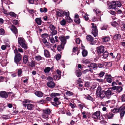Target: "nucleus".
<instances>
[{
  "instance_id": "f257e3e1",
  "label": "nucleus",
  "mask_w": 125,
  "mask_h": 125,
  "mask_svg": "<svg viewBox=\"0 0 125 125\" xmlns=\"http://www.w3.org/2000/svg\"><path fill=\"white\" fill-rule=\"evenodd\" d=\"M31 101L28 99H25L22 101L23 106L25 107H27V109L28 110H33L34 107V104H26L28 103L31 102Z\"/></svg>"
},
{
  "instance_id": "f03ea898",
  "label": "nucleus",
  "mask_w": 125,
  "mask_h": 125,
  "mask_svg": "<svg viewBox=\"0 0 125 125\" xmlns=\"http://www.w3.org/2000/svg\"><path fill=\"white\" fill-rule=\"evenodd\" d=\"M96 95L98 97H100L103 99L106 95L105 91H102V88L100 86H99L97 88L96 91Z\"/></svg>"
},
{
  "instance_id": "7ed1b4c3",
  "label": "nucleus",
  "mask_w": 125,
  "mask_h": 125,
  "mask_svg": "<svg viewBox=\"0 0 125 125\" xmlns=\"http://www.w3.org/2000/svg\"><path fill=\"white\" fill-rule=\"evenodd\" d=\"M18 42L19 43L22 48L25 50L27 49V45L23 38H18Z\"/></svg>"
},
{
  "instance_id": "20e7f679",
  "label": "nucleus",
  "mask_w": 125,
  "mask_h": 125,
  "mask_svg": "<svg viewBox=\"0 0 125 125\" xmlns=\"http://www.w3.org/2000/svg\"><path fill=\"white\" fill-rule=\"evenodd\" d=\"M121 5H122L121 3L119 1H117L116 2L115 1H113L111 5V8L115 10L117 9L118 7H120Z\"/></svg>"
},
{
  "instance_id": "39448f33",
  "label": "nucleus",
  "mask_w": 125,
  "mask_h": 125,
  "mask_svg": "<svg viewBox=\"0 0 125 125\" xmlns=\"http://www.w3.org/2000/svg\"><path fill=\"white\" fill-rule=\"evenodd\" d=\"M92 33L94 37H95L97 35L98 31L97 29V27L94 24V23H92Z\"/></svg>"
},
{
  "instance_id": "423d86ee",
  "label": "nucleus",
  "mask_w": 125,
  "mask_h": 125,
  "mask_svg": "<svg viewBox=\"0 0 125 125\" xmlns=\"http://www.w3.org/2000/svg\"><path fill=\"white\" fill-rule=\"evenodd\" d=\"M124 104H123L119 108V110H118L119 112H120V115L121 118L124 116L125 113V108L124 106Z\"/></svg>"
},
{
  "instance_id": "0eeeda50",
  "label": "nucleus",
  "mask_w": 125,
  "mask_h": 125,
  "mask_svg": "<svg viewBox=\"0 0 125 125\" xmlns=\"http://www.w3.org/2000/svg\"><path fill=\"white\" fill-rule=\"evenodd\" d=\"M110 88L113 89L114 90H116L117 92L119 93L123 90V88L121 86H116L112 87Z\"/></svg>"
},
{
  "instance_id": "6e6552de",
  "label": "nucleus",
  "mask_w": 125,
  "mask_h": 125,
  "mask_svg": "<svg viewBox=\"0 0 125 125\" xmlns=\"http://www.w3.org/2000/svg\"><path fill=\"white\" fill-rule=\"evenodd\" d=\"M97 52L98 55L100 54L101 53H103L104 51V47L103 46H99L97 48Z\"/></svg>"
},
{
  "instance_id": "1a4fd4ad",
  "label": "nucleus",
  "mask_w": 125,
  "mask_h": 125,
  "mask_svg": "<svg viewBox=\"0 0 125 125\" xmlns=\"http://www.w3.org/2000/svg\"><path fill=\"white\" fill-rule=\"evenodd\" d=\"M66 38L64 37H60L59 39L61 40L62 42V44H63V45H64L66 43V39H68L69 38V37L68 36L66 37Z\"/></svg>"
},
{
  "instance_id": "9d476101",
  "label": "nucleus",
  "mask_w": 125,
  "mask_h": 125,
  "mask_svg": "<svg viewBox=\"0 0 125 125\" xmlns=\"http://www.w3.org/2000/svg\"><path fill=\"white\" fill-rule=\"evenodd\" d=\"M0 96L2 98L6 99L8 97V92L2 91L0 92Z\"/></svg>"
},
{
  "instance_id": "9b49d317",
  "label": "nucleus",
  "mask_w": 125,
  "mask_h": 125,
  "mask_svg": "<svg viewBox=\"0 0 125 125\" xmlns=\"http://www.w3.org/2000/svg\"><path fill=\"white\" fill-rule=\"evenodd\" d=\"M100 111H97L93 113L92 114V117L94 119H97L98 117L100 116Z\"/></svg>"
},
{
  "instance_id": "f8f14e48",
  "label": "nucleus",
  "mask_w": 125,
  "mask_h": 125,
  "mask_svg": "<svg viewBox=\"0 0 125 125\" xmlns=\"http://www.w3.org/2000/svg\"><path fill=\"white\" fill-rule=\"evenodd\" d=\"M21 56L20 53H18L15 55L14 57L15 61L16 62H19L21 59Z\"/></svg>"
},
{
  "instance_id": "ddd939ff",
  "label": "nucleus",
  "mask_w": 125,
  "mask_h": 125,
  "mask_svg": "<svg viewBox=\"0 0 125 125\" xmlns=\"http://www.w3.org/2000/svg\"><path fill=\"white\" fill-rule=\"evenodd\" d=\"M55 84L53 81H50L48 82L47 83V85L49 88H53L55 86Z\"/></svg>"
},
{
  "instance_id": "4468645a",
  "label": "nucleus",
  "mask_w": 125,
  "mask_h": 125,
  "mask_svg": "<svg viewBox=\"0 0 125 125\" xmlns=\"http://www.w3.org/2000/svg\"><path fill=\"white\" fill-rule=\"evenodd\" d=\"M11 30L13 32L15 35L16 38L17 37V34L18 33L16 27L13 25H12L11 26Z\"/></svg>"
},
{
  "instance_id": "2eb2a0df",
  "label": "nucleus",
  "mask_w": 125,
  "mask_h": 125,
  "mask_svg": "<svg viewBox=\"0 0 125 125\" xmlns=\"http://www.w3.org/2000/svg\"><path fill=\"white\" fill-rule=\"evenodd\" d=\"M63 15H65L66 16V18L67 19H69V21L71 22L72 21V20L69 17V12H66L64 11L63 12Z\"/></svg>"
},
{
  "instance_id": "dca6fc26",
  "label": "nucleus",
  "mask_w": 125,
  "mask_h": 125,
  "mask_svg": "<svg viewBox=\"0 0 125 125\" xmlns=\"http://www.w3.org/2000/svg\"><path fill=\"white\" fill-rule=\"evenodd\" d=\"M42 40L43 43L44 44L46 43L47 42V40L45 38H47L48 36V35L46 34H44L42 35Z\"/></svg>"
},
{
  "instance_id": "f3484780",
  "label": "nucleus",
  "mask_w": 125,
  "mask_h": 125,
  "mask_svg": "<svg viewBox=\"0 0 125 125\" xmlns=\"http://www.w3.org/2000/svg\"><path fill=\"white\" fill-rule=\"evenodd\" d=\"M35 94L38 97H41L43 95V94L40 91H37L35 93Z\"/></svg>"
},
{
  "instance_id": "a211bd4d",
  "label": "nucleus",
  "mask_w": 125,
  "mask_h": 125,
  "mask_svg": "<svg viewBox=\"0 0 125 125\" xmlns=\"http://www.w3.org/2000/svg\"><path fill=\"white\" fill-rule=\"evenodd\" d=\"M74 21L76 23L78 24L80 22V20L79 18V16L78 15H75L74 19Z\"/></svg>"
},
{
  "instance_id": "6ab92c4d",
  "label": "nucleus",
  "mask_w": 125,
  "mask_h": 125,
  "mask_svg": "<svg viewBox=\"0 0 125 125\" xmlns=\"http://www.w3.org/2000/svg\"><path fill=\"white\" fill-rule=\"evenodd\" d=\"M88 67L91 68V69L95 70L97 67L96 65L94 63H92L89 65L88 66Z\"/></svg>"
},
{
  "instance_id": "aec40b11",
  "label": "nucleus",
  "mask_w": 125,
  "mask_h": 125,
  "mask_svg": "<svg viewBox=\"0 0 125 125\" xmlns=\"http://www.w3.org/2000/svg\"><path fill=\"white\" fill-rule=\"evenodd\" d=\"M104 116L106 118L112 119L114 116V114H107L104 115Z\"/></svg>"
},
{
  "instance_id": "412c9836",
  "label": "nucleus",
  "mask_w": 125,
  "mask_h": 125,
  "mask_svg": "<svg viewBox=\"0 0 125 125\" xmlns=\"http://www.w3.org/2000/svg\"><path fill=\"white\" fill-rule=\"evenodd\" d=\"M105 92L106 97L107 98H109L111 94V91L110 90H108L106 91H105Z\"/></svg>"
},
{
  "instance_id": "4be33fe9",
  "label": "nucleus",
  "mask_w": 125,
  "mask_h": 125,
  "mask_svg": "<svg viewBox=\"0 0 125 125\" xmlns=\"http://www.w3.org/2000/svg\"><path fill=\"white\" fill-rule=\"evenodd\" d=\"M86 39L88 41L90 42H93L94 40L93 37L90 35H87L86 37Z\"/></svg>"
},
{
  "instance_id": "5701e85b",
  "label": "nucleus",
  "mask_w": 125,
  "mask_h": 125,
  "mask_svg": "<svg viewBox=\"0 0 125 125\" xmlns=\"http://www.w3.org/2000/svg\"><path fill=\"white\" fill-rule=\"evenodd\" d=\"M92 20L93 21H101V19L100 16H99V15L98 17H94L92 18Z\"/></svg>"
},
{
  "instance_id": "b1692460",
  "label": "nucleus",
  "mask_w": 125,
  "mask_h": 125,
  "mask_svg": "<svg viewBox=\"0 0 125 125\" xmlns=\"http://www.w3.org/2000/svg\"><path fill=\"white\" fill-rule=\"evenodd\" d=\"M61 94L59 93H52L50 95L51 96L52 98L56 97L57 96H60Z\"/></svg>"
},
{
  "instance_id": "393cba45",
  "label": "nucleus",
  "mask_w": 125,
  "mask_h": 125,
  "mask_svg": "<svg viewBox=\"0 0 125 125\" xmlns=\"http://www.w3.org/2000/svg\"><path fill=\"white\" fill-rule=\"evenodd\" d=\"M59 98L57 97H55L53 99V101L55 102V104H56L58 105L61 104V102L59 101Z\"/></svg>"
},
{
  "instance_id": "a878e982",
  "label": "nucleus",
  "mask_w": 125,
  "mask_h": 125,
  "mask_svg": "<svg viewBox=\"0 0 125 125\" xmlns=\"http://www.w3.org/2000/svg\"><path fill=\"white\" fill-rule=\"evenodd\" d=\"M45 46L49 48L52 49V47L53 46L52 45L50 44L48 42H47L44 44ZM52 50V49H51Z\"/></svg>"
},
{
  "instance_id": "bb28decb",
  "label": "nucleus",
  "mask_w": 125,
  "mask_h": 125,
  "mask_svg": "<svg viewBox=\"0 0 125 125\" xmlns=\"http://www.w3.org/2000/svg\"><path fill=\"white\" fill-rule=\"evenodd\" d=\"M43 111L44 113L48 115H50L51 113V110L49 108H47L46 109L43 110Z\"/></svg>"
},
{
  "instance_id": "cd10ccee",
  "label": "nucleus",
  "mask_w": 125,
  "mask_h": 125,
  "mask_svg": "<svg viewBox=\"0 0 125 125\" xmlns=\"http://www.w3.org/2000/svg\"><path fill=\"white\" fill-rule=\"evenodd\" d=\"M35 21L37 23L38 25H41L42 23V20L41 18H37L35 19Z\"/></svg>"
},
{
  "instance_id": "c85d7f7f",
  "label": "nucleus",
  "mask_w": 125,
  "mask_h": 125,
  "mask_svg": "<svg viewBox=\"0 0 125 125\" xmlns=\"http://www.w3.org/2000/svg\"><path fill=\"white\" fill-rule=\"evenodd\" d=\"M63 12L60 10L59 11H57L56 15L59 17H62L63 15Z\"/></svg>"
},
{
  "instance_id": "c756f323",
  "label": "nucleus",
  "mask_w": 125,
  "mask_h": 125,
  "mask_svg": "<svg viewBox=\"0 0 125 125\" xmlns=\"http://www.w3.org/2000/svg\"><path fill=\"white\" fill-rule=\"evenodd\" d=\"M44 55L47 57H49L50 56V54L49 52L46 50H44Z\"/></svg>"
},
{
  "instance_id": "7c9ffc66",
  "label": "nucleus",
  "mask_w": 125,
  "mask_h": 125,
  "mask_svg": "<svg viewBox=\"0 0 125 125\" xmlns=\"http://www.w3.org/2000/svg\"><path fill=\"white\" fill-rule=\"evenodd\" d=\"M90 62V60L88 59H84L82 60V62L83 63L87 64Z\"/></svg>"
},
{
  "instance_id": "2f4dec72",
  "label": "nucleus",
  "mask_w": 125,
  "mask_h": 125,
  "mask_svg": "<svg viewBox=\"0 0 125 125\" xmlns=\"http://www.w3.org/2000/svg\"><path fill=\"white\" fill-rule=\"evenodd\" d=\"M64 46L63 45V44H62L60 45H59L57 48L58 51H60L62 50H63Z\"/></svg>"
},
{
  "instance_id": "473e14b6",
  "label": "nucleus",
  "mask_w": 125,
  "mask_h": 125,
  "mask_svg": "<svg viewBox=\"0 0 125 125\" xmlns=\"http://www.w3.org/2000/svg\"><path fill=\"white\" fill-rule=\"evenodd\" d=\"M77 47H74L73 48V54L75 55L76 54H76L77 55L79 53V52L77 51Z\"/></svg>"
},
{
  "instance_id": "72a5a7b5",
  "label": "nucleus",
  "mask_w": 125,
  "mask_h": 125,
  "mask_svg": "<svg viewBox=\"0 0 125 125\" xmlns=\"http://www.w3.org/2000/svg\"><path fill=\"white\" fill-rule=\"evenodd\" d=\"M8 96L10 99H12V98L14 97V94L12 92H8Z\"/></svg>"
},
{
  "instance_id": "f704fd0d",
  "label": "nucleus",
  "mask_w": 125,
  "mask_h": 125,
  "mask_svg": "<svg viewBox=\"0 0 125 125\" xmlns=\"http://www.w3.org/2000/svg\"><path fill=\"white\" fill-rule=\"evenodd\" d=\"M88 52L87 50L85 49L83 50L82 52V54L83 57H85L87 56V55Z\"/></svg>"
},
{
  "instance_id": "c9c22d12",
  "label": "nucleus",
  "mask_w": 125,
  "mask_h": 125,
  "mask_svg": "<svg viewBox=\"0 0 125 125\" xmlns=\"http://www.w3.org/2000/svg\"><path fill=\"white\" fill-rule=\"evenodd\" d=\"M23 62L24 63H26L28 61V56L26 55H25L23 58Z\"/></svg>"
},
{
  "instance_id": "e433bc0d",
  "label": "nucleus",
  "mask_w": 125,
  "mask_h": 125,
  "mask_svg": "<svg viewBox=\"0 0 125 125\" xmlns=\"http://www.w3.org/2000/svg\"><path fill=\"white\" fill-rule=\"evenodd\" d=\"M75 73L76 75L78 77H80L82 74L81 71H76Z\"/></svg>"
},
{
  "instance_id": "4c0bfd02",
  "label": "nucleus",
  "mask_w": 125,
  "mask_h": 125,
  "mask_svg": "<svg viewBox=\"0 0 125 125\" xmlns=\"http://www.w3.org/2000/svg\"><path fill=\"white\" fill-rule=\"evenodd\" d=\"M108 53L107 51H105L103 53V58L104 59H106L108 55Z\"/></svg>"
},
{
  "instance_id": "58836bf2",
  "label": "nucleus",
  "mask_w": 125,
  "mask_h": 125,
  "mask_svg": "<svg viewBox=\"0 0 125 125\" xmlns=\"http://www.w3.org/2000/svg\"><path fill=\"white\" fill-rule=\"evenodd\" d=\"M37 1H38V0H29V2L30 4L34 3L35 4H38V3Z\"/></svg>"
},
{
  "instance_id": "ea45409f",
  "label": "nucleus",
  "mask_w": 125,
  "mask_h": 125,
  "mask_svg": "<svg viewBox=\"0 0 125 125\" xmlns=\"http://www.w3.org/2000/svg\"><path fill=\"white\" fill-rule=\"evenodd\" d=\"M121 38V35L119 34H117L115 35L114 36V38L115 40L120 39Z\"/></svg>"
},
{
  "instance_id": "a19ab883",
  "label": "nucleus",
  "mask_w": 125,
  "mask_h": 125,
  "mask_svg": "<svg viewBox=\"0 0 125 125\" xmlns=\"http://www.w3.org/2000/svg\"><path fill=\"white\" fill-rule=\"evenodd\" d=\"M7 63V60H4L1 62V63L2 66H5L6 65Z\"/></svg>"
},
{
  "instance_id": "79ce46f5",
  "label": "nucleus",
  "mask_w": 125,
  "mask_h": 125,
  "mask_svg": "<svg viewBox=\"0 0 125 125\" xmlns=\"http://www.w3.org/2000/svg\"><path fill=\"white\" fill-rule=\"evenodd\" d=\"M40 10L41 12L46 13L47 11V9L46 8L44 7L40 8Z\"/></svg>"
},
{
  "instance_id": "37998d69",
  "label": "nucleus",
  "mask_w": 125,
  "mask_h": 125,
  "mask_svg": "<svg viewBox=\"0 0 125 125\" xmlns=\"http://www.w3.org/2000/svg\"><path fill=\"white\" fill-rule=\"evenodd\" d=\"M110 40V39L108 37H105L103 38V42H108Z\"/></svg>"
},
{
  "instance_id": "c03bdc74",
  "label": "nucleus",
  "mask_w": 125,
  "mask_h": 125,
  "mask_svg": "<svg viewBox=\"0 0 125 125\" xmlns=\"http://www.w3.org/2000/svg\"><path fill=\"white\" fill-rule=\"evenodd\" d=\"M94 10L95 11V12L96 14V15H98V14H99V15H98V16L99 15V16H101L103 15L102 14H101V11H100L98 9H96L95 10Z\"/></svg>"
},
{
  "instance_id": "a18cd8bd",
  "label": "nucleus",
  "mask_w": 125,
  "mask_h": 125,
  "mask_svg": "<svg viewBox=\"0 0 125 125\" xmlns=\"http://www.w3.org/2000/svg\"><path fill=\"white\" fill-rule=\"evenodd\" d=\"M49 115L46 114H45L44 113H43L42 115V117L43 118L48 119L49 118Z\"/></svg>"
},
{
  "instance_id": "49530a36",
  "label": "nucleus",
  "mask_w": 125,
  "mask_h": 125,
  "mask_svg": "<svg viewBox=\"0 0 125 125\" xmlns=\"http://www.w3.org/2000/svg\"><path fill=\"white\" fill-rule=\"evenodd\" d=\"M86 98L87 99L91 100L92 102H93V101L94 100L92 97L89 95H88L86 97Z\"/></svg>"
},
{
  "instance_id": "de8ad7c7",
  "label": "nucleus",
  "mask_w": 125,
  "mask_h": 125,
  "mask_svg": "<svg viewBox=\"0 0 125 125\" xmlns=\"http://www.w3.org/2000/svg\"><path fill=\"white\" fill-rule=\"evenodd\" d=\"M122 102H125V94H124L120 97Z\"/></svg>"
},
{
  "instance_id": "09e8293b",
  "label": "nucleus",
  "mask_w": 125,
  "mask_h": 125,
  "mask_svg": "<svg viewBox=\"0 0 125 125\" xmlns=\"http://www.w3.org/2000/svg\"><path fill=\"white\" fill-rule=\"evenodd\" d=\"M49 28L50 30L52 31L55 30L56 28L52 24L50 25L49 26Z\"/></svg>"
},
{
  "instance_id": "8fccbe9b",
  "label": "nucleus",
  "mask_w": 125,
  "mask_h": 125,
  "mask_svg": "<svg viewBox=\"0 0 125 125\" xmlns=\"http://www.w3.org/2000/svg\"><path fill=\"white\" fill-rule=\"evenodd\" d=\"M111 25L114 27H116L118 25V23L116 21H113L111 22Z\"/></svg>"
},
{
  "instance_id": "3c124183",
  "label": "nucleus",
  "mask_w": 125,
  "mask_h": 125,
  "mask_svg": "<svg viewBox=\"0 0 125 125\" xmlns=\"http://www.w3.org/2000/svg\"><path fill=\"white\" fill-rule=\"evenodd\" d=\"M35 59L37 61H40L42 59V57L39 55L36 56L35 57Z\"/></svg>"
},
{
  "instance_id": "603ef678",
  "label": "nucleus",
  "mask_w": 125,
  "mask_h": 125,
  "mask_svg": "<svg viewBox=\"0 0 125 125\" xmlns=\"http://www.w3.org/2000/svg\"><path fill=\"white\" fill-rule=\"evenodd\" d=\"M60 24L62 26L65 25L66 23V21L65 20L63 19L60 22Z\"/></svg>"
},
{
  "instance_id": "864d4df0",
  "label": "nucleus",
  "mask_w": 125,
  "mask_h": 125,
  "mask_svg": "<svg viewBox=\"0 0 125 125\" xmlns=\"http://www.w3.org/2000/svg\"><path fill=\"white\" fill-rule=\"evenodd\" d=\"M66 94L68 96L72 95H73V93L69 91H67L66 92Z\"/></svg>"
},
{
  "instance_id": "5fc2aeb1",
  "label": "nucleus",
  "mask_w": 125,
  "mask_h": 125,
  "mask_svg": "<svg viewBox=\"0 0 125 125\" xmlns=\"http://www.w3.org/2000/svg\"><path fill=\"white\" fill-rule=\"evenodd\" d=\"M56 71L57 73L58 74L57 75L58 77V79H59L61 77V72L60 71Z\"/></svg>"
},
{
  "instance_id": "6e6d98bb",
  "label": "nucleus",
  "mask_w": 125,
  "mask_h": 125,
  "mask_svg": "<svg viewBox=\"0 0 125 125\" xmlns=\"http://www.w3.org/2000/svg\"><path fill=\"white\" fill-rule=\"evenodd\" d=\"M9 15L12 17H15L16 16V14L14 12H10L9 13Z\"/></svg>"
},
{
  "instance_id": "4d7b16f0",
  "label": "nucleus",
  "mask_w": 125,
  "mask_h": 125,
  "mask_svg": "<svg viewBox=\"0 0 125 125\" xmlns=\"http://www.w3.org/2000/svg\"><path fill=\"white\" fill-rule=\"evenodd\" d=\"M85 15L83 16V18L86 21H87L89 19V18L88 17L89 15L87 13H85Z\"/></svg>"
},
{
  "instance_id": "13d9d810",
  "label": "nucleus",
  "mask_w": 125,
  "mask_h": 125,
  "mask_svg": "<svg viewBox=\"0 0 125 125\" xmlns=\"http://www.w3.org/2000/svg\"><path fill=\"white\" fill-rule=\"evenodd\" d=\"M9 47L10 46L9 44L7 45L6 46L5 45H2L1 47V49L2 50H5V49H6V47Z\"/></svg>"
},
{
  "instance_id": "bf43d9fd",
  "label": "nucleus",
  "mask_w": 125,
  "mask_h": 125,
  "mask_svg": "<svg viewBox=\"0 0 125 125\" xmlns=\"http://www.w3.org/2000/svg\"><path fill=\"white\" fill-rule=\"evenodd\" d=\"M5 33V31L4 30L1 28L0 29V35H3Z\"/></svg>"
},
{
  "instance_id": "052dcab7",
  "label": "nucleus",
  "mask_w": 125,
  "mask_h": 125,
  "mask_svg": "<svg viewBox=\"0 0 125 125\" xmlns=\"http://www.w3.org/2000/svg\"><path fill=\"white\" fill-rule=\"evenodd\" d=\"M104 73H105L104 72H101L97 74V75H98L99 77H102L104 75Z\"/></svg>"
},
{
  "instance_id": "680f3d73",
  "label": "nucleus",
  "mask_w": 125,
  "mask_h": 125,
  "mask_svg": "<svg viewBox=\"0 0 125 125\" xmlns=\"http://www.w3.org/2000/svg\"><path fill=\"white\" fill-rule=\"evenodd\" d=\"M39 103L40 104H42L43 103H46V100H40L39 102Z\"/></svg>"
},
{
  "instance_id": "e2e57ef3",
  "label": "nucleus",
  "mask_w": 125,
  "mask_h": 125,
  "mask_svg": "<svg viewBox=\"0 0 125 125\" xmlns=\"http://www.w3.org/2000/svg\"><path fill=\"white\" fill-rule=\"evenodd\" d=\"M107 25H104L101 27V29L102 30H105L107 29Z\"/></svg>"
},
{
  "instance_id": "0e129e2a",
  "label": "nucleus",
  "mask_w": 125,
  "mask_h": 125,
  "mask_svg": "<svg viewBox=\"0 0 125 125\" xmlns=\"http://www.w3.org/2000/svg\"><path fill=\"white\" fill-rule=\"evenodd\" d=\"M50 42L52 43H54L55 42V41L54 38L53 37L50 38Z\"/></svg>"
},
{
  "instance_id": "69168bd1",
  "label": "nucleus",
  "mask_w": 125,
  "mask_h": 125,
  "mask_svg": "<svg viewBox=\"0 0 125 125\" xmlns=\"http://www.w3.org/2000/svg\"><path fill=\"white\" fill-rule=\"evenodd\" d=\"M119 110V108L118 109L117 108H114L113 110V112L114 113L119 112V111L118 110Z\"/></svg>"
},
{
  "instance_id": "338daca9",
  "label": "nucleus",
  "mask_w": 125,
  "mask_h": 125,
  "mask_svg": "<svg viewBox=\"0 0 125 125\" xmlns=\"http://www.w3.org/2000/svg\"><path fill=\"white\" fill-rule=\"evenodd\" d=\"M61 55L59 54H57L56 57V59L57 60H58L60 58Z\"/></svg>"
},
{
  "instance_id": "774afa93",
  "label": "nucleus",
  "mask_w": 125,
  "mask_h": 125,
  "mask_svg": "<svg viewBox=\"0 0 125 125\" xmlns=\"http://www.w3.org/2000/svg\"><path fill=\"white\" fill-rule=\"evenodd\" d=\"M99 122L102 124H105L107 123V122L104 120H100Z\"/></svg>"
}]
</instances>
